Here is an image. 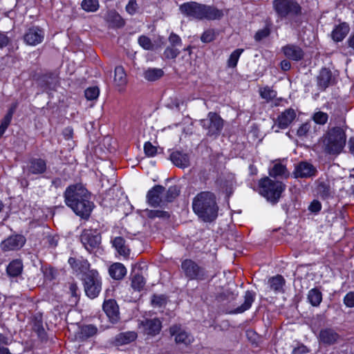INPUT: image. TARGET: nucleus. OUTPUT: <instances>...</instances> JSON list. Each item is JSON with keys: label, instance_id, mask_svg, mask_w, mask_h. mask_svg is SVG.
I'll use <instances>...</instances> for the list:
<instances>
[{"label": "nucleus", "instance_id": "1", "mask_svg": "<svg viewBox=\"0 0 354 354\" xmlns=\"http://www.w3.org/2000/svg\"><path fill=\"white\" fill-rule=\"evenodd\" d=\"M67 206L82 218L87 219L93 208V203L90 201V194L82 184L68 186L64 194Z\"/></svg>", "mask_w": 354, "mask_h": 354}, {"label": "nucleus", "instance_id": "2", "mask_svg": "<svg viewBox=\"0 0 354 354\" xmlns=\"http://www.w3.org/2000/svg\"><path fill=\"white\" fill-rule=\"evenodd\" d=\"M194 212L205 222H211L218 216V207L216 196L210 192H201L193 199Z\"/></svg>", "mask_w": 354, "mask_h": 354}, {"label": "nucleus", "instance_id": "3", "mask_svg": "<svg viewBox=\"0 0 354 354\" xmlns=\"http://www.w3.org/2000/svg\"><path fill=\"white\" fill-rule=\"evenodd\" d=\"M179 10L187 17L198 20H215L219 19L223 16V12L221 10L196 1L186 2L181 4Z\"/></svg>", "mask_w": 354, "mask_h": 354}, {"label": "nucleus", "instance_id": "4", "mask_svg": "<svg viewBox=\"0 0 354 354\" xmlns=\"http://www.w3.org/2000/svg\"><path fill=\"white\" fill-rule=\"evenodd\" d=\"M346 142L345 131L341 127H333L323 136L324 151L329 155H338L344 149Z\"/></svg>", "mask_w": 354, "mask_h": 354}, {"label": "nucleus", "instance_id": "5", "mask_svg": "<svg viewBox=\"0 0 354 354\" xmlns=\"http://www.w3.org/2000/svg\"><path fill=\"white\" fill-rule=\"evenodd\" d=\"M261 195L272 204H276L279 201L281 194L286 189V185L279 180H275L265 177L259 182Z\"/></svg>", "mask_w": 354, "mask_h": 354}, {"label": "nucleus", "instance_id": "6", "mask_svg": "<svg viewBox=\"0 0 354 354\" xmlns=\"http://www.w3.org/2000/svg\"><path fill=\"white\" fill-rule=\"evenodd\" d=\"M272 5L280 19L293 20L302 15V8L296 0H274Z\"/></svg>", "mask_w": 354, "mask_h": 354}, {"label": "nucleus", "instance_id": "7", "mask_svg": "<svg viewBox=\"0 0 354 354\" xmlns=\"http://www.w3.org/2000/svg\"><path fill=\"white\" fill-rule=\"evenodd\" d=\"M200 124L206 131L208 137L217 138L221 133L224 121L221 116L214 112H209L207 118L199 121Z\"/></svg>", "mask_w": 354, "mask_h": 354}, {"label": "nucleus", "instance_id": "8", "mask_svg": "<svg viewBox=\"0 0 354 354\" xmlns=\"http://www.w3.org/2000/svg\"><path fill=\"white\" fill-rule=\"evenodd\" d=\"M181 270L185 277L189 280L204 281L208 277L205 269L189 259L182 261Z\"/></svg>", "mask_w": 354, "mask_h": 354}, {"label": "nucleus", "instance_id": "9", "mask_svg": "<svg viewBox=\"0 0 354 354\" xmlns=\"http://www.w3.org/2000/svg\"><path fill=\"white\" fill-rule=\"evenodd\" d=\"M101 279L96 270H91L84 275V290L88 297L94 299L97 297L101 291Z\"/></svg>", "mask_w": 354, "mask_h": 354}, {"label": "nucleus", "instance_id": "10", "mask_svg": "<svg viewBox=\"0 0 354 354\" xmlns=\"http://www.w3.org/2000/svg\"><path fill=\"white\" fill-rule=\"evenodd\" d=\"M80 240L89 252L99 247L101 243L100 234L96 230H84L80 236Z\"/></svg>", "mask_w": 354, "mask_h": 354}, {"label": "nucleus", "instance_id": "11", "mask_svg": "<svg viewBox=\"0 0 354 354\" xmlns=\"http://www.w3.org/2000/svg\"><path fill=\"white\" fill-rule=\"evenodd\" d=\"M165 188L162 185H155L148 191L147 199L148 203L152 207H158L165 203L164 192Z\"/></svg>", "mask_w": 354, "mask_h": 354}, {"label": "nucleus", "instance_id": "12", "mask_svg": "<svg viewBox=\"0 0 354 354\" xmlns=\"http://www.w3.org/2000/svg\"><path fill=\"white\" fill-rule=\"evenodd\" d=\"M317 170L312 164L307 162H301L295 165L292 173L295 178H308L316 176Z\"/></svg>", "mask_w": 354, "mask_h": 354}, {"label": "nucleus", "instance_id": "13", "mask_svg": "<svg viewBox=\"0 0 354 354\" xmlns=\"http://www.w3.org/2000/svg\"><path fill=\"white\" fill-rule=\"evenodd\" d=\"M26 169L28 175H41L47 170L46 160L41 158H32L29 160Z\"/></svg>", "mask_w": 354, "mask_h": 354}, {"label": "nucleus", "instance_id": "14", "mask_svg": "<svg viewBox=\"0 0 354 354\" xmlns=\"http://www.w3.org/2000/svg\"><path fill=\"white\" fill-rule=\"evenodd\" d=\"M44 38V32L37 26L30 28L24 35V40L30 46L40 44Z\"/></svg>", "mask_w": 354, "mask_h": 354}, {"label": "nucleus", "instance_id": "15", "mask_svg": "<svg viewBox=\"0 0 354 354\" xmlns=\"http://www.w3.org/2000/svg\"><path fill=\"white\" fill-rule=\"evenodd\" d=\"M26 243V239L20 234L12 235L2 241L1 249L3 251L17 250L23 247Z\"/></svg>", "mask_w": 354, "mask_h": 354}, {"label": "nucleus", "instance_id": "16", "mask_svg": "<svg viewBox=\"0 0 354 354\" xmlns=\"http://www.w3.org/2000/svg\"><path fill=\"white\" fill-rule=\"evenodd\" d=\"M295 117L296 113L295 110L292 109H288L278 116L277 122L272 128L274 129L275 127L278 128L275 130L276 132H278L279 129H286L295 120Z\"/></svg>", "mask_w": 354, "mask_h": 354}, {"label": "nucleus", "instance_id": "17", "mask_svg": "<svg viewBox=\"0 0 354 354\" xmlns=\"http://www.w3.org/2000/svg\"><path fill=\"white\" fill-rule=\"evenodd\" d=\"M169 333L171 335L175 336V342L177 344H183L185 346H188L194 342L193 336L182 330L180 327L177 325L171 326Z\"/></svg>", "mask_w": 354, "mask_h": 354}, {"label": "nucleus", "instance_id": "18", "mask_svg": "<svg viewBox=\"0 0 354 354\" xmlns=\"http://www.w3.org/2000/svg\"><path fill=\"white\" fill-rule=\"evenodd\" d=\"M318 338L320 343L328 346L337 343L340 336L334 329L326 328L319 331Z\"/></svg>", "mask_w": 354, "mask_h": 354}, {"label": "nucleus", "instance_id": "19", "mask_svg": "<svg viewBox=\"0 0 354 354\" xmlns=\"http://www.w3.org/2000/svg\"><path fill=\"white\" fill-rule=\"evenodd\" d=\"M103 310L113 324L118 322L120 319L119 308L114 299L105 300L103 304Z\"/></svg>", "mask_w": 354, "mask_h": 354}, {"label": "nucleus", "instance_id": "20", "mask_svg": "<svg viewBox=\"0 0 354 354\" xmlns=\"http://www.w3.org/2000/svg\"><path fill=\"white\" fill-rule=\"evenodd\" d=\"M281 51L284 55L293 61H300L304 57V52L301 47L295 44H287L282 47Z\"/></svg>", "mask_w": 354, "mask_h": 354}, {"label": "nucleus", "instance_id": "21", "mask_svg": "<svg viewBox=\"0 0 354 354\" xmlns=\"http://www.w3.org/2000/svg\"><path fill=\"white\" fill-rule=\"evenodd\" d=\"M39 85L44 90H55L59 84L58 77L55 73H48L38 79Z\"/></svg>", "mask_w": 354, "mask_h": 354}, {"label": "nucleus", "instance_id": "22", "mask_svg": "<svg viewBox=\"0 0 354 354\" xmlns=\"http://www.w3.org/2000/svg\"><path fill=\"white\" fill-rule=\"evenodd\" d=\"M145 333L149 335L154 336L161 330V322L158 319H149L142 322Z\"/></svg>", "mask_w": 354, "mask_h": 354}, {"label": "nucleus", "instance_id": "23", "mask_svg": "<svg viewBox=\"0 0 354 354\" xmlns=\"http://www.w3.org/2000/svg\"><path fill=\"white\" fill-rule=\"evenodd\" d=\"M68 261L72 269L77 273H84L86 274L90 271V264L86 259H77L70 257Z\"/></svg>", "mask_w": 354, "mask_h": 354}, {"label": "nucleus", "instance_id": "24", "mask_svg": "<svg viewBox=\"0 0 354 354\" xmlns=\"http://www.w3.org/2000/svg\"><path fill=\"white\" fill-rule=\"evenodd\" d=\"M170 159L176 166L180 168H185L190 165L189 156L178 151L171 153Z\"/></svg>", "mask_w": 354, "mask_h": 354}, {"label": "nucleus", "instance_id": "25", "mask_svg": "<svg viewBox=\"0 0 354 354\" xmlns=\"http://www.w3.org/2000/svg\"><path fill=\"white\" fill-rule=\"evenodd\" d=\"M317 81L320 89H326L333 82L331 71L326 68H322L317 77Z\"/></svg>", "mask_w": 354, "mask_h": 354}, {"label": "nucleus", "instance_id": "26", "mask_svg": "<svg viewBox=\"0 0 354 354\" xmlns=\"http://www.w3.org/2000/svg\"><path fill=\"white\" fill-rule=\"evenodd\" d=\"M255 297L256 293L254 292L247 290L244 295V302L241 306L233 310L231 313L238 314L248 310L254 302Z\"/></svg>", "mask_w": 354, "mask_h": 354}, {"label": "nucleus", "instance_id": "27", "mask_svg": "<svg viewBox=\"0 0 354 354\" xmlns=\"http://www.w3.org/2000/svg\"><path fill=\"white\" fill-rule=\"evenodd\" d=\"M349 30L350 27L347 23H341L333 30L331 34L332 38L335 41H341L348 35Z\"/></svg>", "mask_w": 354, "mask_h": 354}, {"label": "nucleus", "instance_id": "28", "mask_svg": "<svg viewBox=\"0 0 354 354\" xmlns=\"http://www.w3.org/2000/svg\"><path fill=\"white\" fill-rule=\"evenodd\" d=\"M109 272L113 279L120 280L125 276L127 270L123 264L115 263L109 267Z\"/></svg>", "mask_w": 354, "mask_h": 354}, {"label": "nucleus", "instance_id": "29", "mask_svg": "<svg viewBox=\"0 0 354 354\" xmlns=\"http://www.w3.org/2000/svg\"><path fill=\"white\" fill-rule=\"evenodd\" d=\"M317 193L322 199H328L333 197V192L328 182L320 181L317 187Z\"/></svg>", "mask_w": 354, "mask_h": 354}, {"label": "nucleus", "instance_id": "30", "mask_svg": "<svg viewBox=\"0 0 354 354\" xmlns=\"http://www.w3.org/2000/svg\"><path fill=\"white\" fill-rule=\"evenodd\" d=\"M269 175L272 178L281 177L287 178L289 177L290 173L285 165L278 162L274 164L272 168L269 170Z\"/></svg>", "mask_w": 354, "mask_h": 354}, {"label": "nucleus", "instance_id": "31", "mask_svg": "<svg viewBox=\"0 0 354 354\" xmlns=\"http://www.w3.org/2000/svg\"><path fill=\"white\" fill-rule=\"evenodd\" d=\"M23 270V263L21 260L12 261L6 268V272L10 277H15L21 274Z\"/></svg>", "mask_w": 354, "mask_h": 354}, {"label": "nucleus", "instance_id": "32", "mask_svg": "<svg viewBox=\"0 0 354 354\" xmlns=\"http://www.w3.org/2000/svg\"><path fill=\"white\" fill-rule=\"evenodd\" d=\"M113 246L120 255L127 257L129 254V249L125 244V240L121 236H117L111 241Z\"/></svg>", "mask_w": 354, "mask_h": 354}, {"label": "nucleus", "instance_id": "33", "mask_svg": "<svg viewBox=\"0 0 354 354\" xmlns=\"http://www.w3.org/2000/svg\"><path fill=\"white\" fill-rule=\"evenodd\" d=\"M114 83L118 87L122 88L126 85L127 75L122 66H118L115 68Z\"/></svg>", "mask_w": 354, "mask_h": 354}, {"label": "nucleus", "instance_id": "34", "mask_svg": "<svg viewBox=\"0 0 354 354\" xmlns=\"http://www.w3.org/2000/svg\"><path fill=\"white\" fill-rule=\"evenodd\" d=\"M136 337V333L133 331L121 333L115 336V342L117 345H123L133 341Z\"/></svg>", "mask_w": 354, "mask_h": 354}, {"label": "nucleus", "instance_id": "35", "mask_svg": "<svg viewBox=\"0 0 354 354\" xmlns=\"http://www.w3.org/2000/svg\"><path fill=\"white\" fill-rule=\"evenodd\" d=\"M270 288L275 292H283V287L285 284V279L281 275H277L270 278L268 281Z\"/></svg>", "mask_w": 354, "mask_h": 354}, {"label": "nucleus", "instance_id": "36", "mask_svg": "<svg viewBox=\"0 0 354 354\" xmlns=\"http://www.w3.org/2000/svg\"><path fill=\"white\" fill-rule=\"evenodd\" d=\"M32 328L41 340L46 339V334L43 326L41 315H35L34 317Z\"/></svg>", "mask_w": 354, "mask_h": 354}, {"label": "nucleus", "instance_id": "37", "mask_svg": "<svg viewBox=\"0 0 354 354\" xmlns=\"http://www.w3.org/2000/svg\"><path fill=\"white\" fill-rule=\"evenodd\" d=\"M97 332V328L92 325H86L81 328L79 337L82 340H86L90 337H93L95 335H96Z\"/></svg>", "mask_w": 354, "mask_h": 354}, {"label": "nucleus", "instance_id": "38", "mask_svg": "<svg viewBox=\"0 0 354 354\" xmlns=\"http://www.w3.org/2000/svg\"><path fill=\"white\" fill-rule=\"evenodd\" d=\"M164 72L160 68H149L144 73V77L148 81H156L162 77Z\"/></svg>", "mask_w": 354, "mask_h": 354}, {"label": "nucleus", "instance_id": "39", "mask_svg": "<svg viewBox=\"0 0 354 354\" xmlns=\"http://www.w3.org/2000/svg\"><path fill=\"white\" fill-rule=\"evenodd\" d=\"M308 300L313 306H318L322 300V294L317 288H313L308 293Z\"/></svg>", "mask_w": 354, "mask_h": 354}, {"label": "nucleus", "instance_id": "40", "mask_svg": "<svg viewBox=\"0 0 354 354\" xmlns=\"http://www.w3.org/2000/svg\"><path fill=\"white\" fill-rule=\"evenodd\" d=\"M180 194V189L177 186H171L164 192L165 203L173 201Z\"/></svg>", "mask_w": 354, "mask_h": 354}, {"label": "nucleus", "instance_id": "41", "mask_svg": "<svg viewBox=\"0 0 354 354\" xmlns=\"http://www.w3.org/2000/svg\"><path fill=\"white\" fill-rule=\"evenodd\" d=\"M81 6L86 12H95L99 8L98 0H83Z\"/></svg>", "mask_w": 354, "mask_h": 354}, {"label": "nucleus", "instance_id": "42", "mask_svg": "<svg viewBox=\"0 0 354 354\" xmlns=\"http://www.w3.org/2000/svg\"><path fill=\"white\" fill-rule=\"evenodd\" d=\"M145 285L144 277L138 274H135L131 279V287L135 290L140 291Z\"/></svg>", "mask_w": 354, "mask_h": 354}, {"label": "nucleus", "instance_id": "43", "mask_svg": "<svg viewBox=\"0 0 354 354\" xmlns=\"http://www.w3.org/2000/svg\"><path fill=\"white\" fill-rule=\"evenodd\" d=\"M147 216L149 218H160L163 219H167L169 218L170 214L168 212L162 211V210H149L146 211Z\"/></svg>", "mask_w": 354, "mask_h": 354}, {"label": "nucleus", "instance_id": "44", "mask_svg": "<svg viewBox=\"0 0 354 354\" xmlns=\"http://www.w3.org/2000/svg\"><path fill=\"white\" fill-rule=\"evenodd\" d=\"M243 49L238 48L231 53V55L227 60L228 67L234 68L236 66L237 62L239 59V57L241 55V53H243Z\"/></svg>", "mask_w": 354, "mask_h": 354}, {"label": "nucleus", "instance_id": "45", "mask_svg": "<svg viewBox=\"0 0 354 354\" xmlns=\"http://www.w3.org/2000/svg\"><path fill=\"white\" fill-rule=\"evenodd\" d=\"M12 118V112H8L6 115L3 117L1 122L0 124V138L3 136L6 130L10 124L11 120Z\"/></svg>", "mask_w": 354, "mask_h": 354}, {"label": "nucleus", "instance_id": "46", "mask_svg": "<svg viewBox=\"0 0 354 354\" xmlns=\"http://www.w3.org/2000/svg\"><path fill=\"white\" fill-rule=\"evenodd\" d=\"M260 95L263 99L270 101L276 97L277 93L270 87L266 86L260 90Z\"/></svg>", "mask_w": 354, "mask_h": 354}, {"label": "nucleus", "instance_id": "47", "mask_svg": "<svg viewBox=\"0 0 354 354\" xmlns=\"http://www.w3.org/2000/svg\"><path fill=\"white\" fill-rule=\"evenodd\" d=\"M313 119L315 123L323 125L327 122L328 115L326 113L322 111H317L314 113Z\"/></svg>", "mask_w": 354, "mask_h": 354}, {"label": "nucleus", "instance_id": "48", "mask_svg": "<svg viewBox=\"0 0 354 354\" xmlns=\"http://www.w3.org/2000/svg\"><path fill=\"white\" fill-rule=\"evenodd\" d=\"M100 91L97 87H89L84 91V95L88 100H93L98 97Z\"/></svg>", "mask_w": 354, "mask_h": 354}, {"label": "nucleus", "instance_id": "49", "mask_svg": "<svg viewBox=\"0 0 354 354\" xmlns=\"http://www.w3.org/2000/svg\"><path fill=\"white\" fill-rule=\"evenodd\" d=\"M138 44L145 50H152L153 48V44H152L151 39L145 35H142L138 38Z\"/></svg>", "mask_w": 354, "mask_h": 354}, {"label": "nucleus", "instance_id": "50", "mask_svg": "<svg viewBox=\"0 0 354 354\" xmlns=\"http://www.w3.org/2000/svg\"><path fill=\"white\" fill-rule=\"evenodd\" d=\"M270 34V29L268 26L265 27L263 29L259 30L254 35V39L257 41H260L264 38L268 37Z\"/></svg>", "mask_w": 354, "mask_h": 354}, {"label": "nucleus", "instance_id": "51", "mask_svg": "<svg viewBox=\"0 0 354 354\" xmlns=\"http://www.w3.org/2000/svg\"><path fill=\"white\" fill-rule=\"evenodd\" d=\"M180 53V50L174 47L168 46L164 51V56L167 59H174Z\"/></svg>", "mask_w": 354, "mask_h": 354}, {"label": "nucleus", "instance_id": "52", "mask_svg": "<svg viewBox=\"0 0 354 354\" xmlns=\"http://www.w3.org/2000/svg\"><path fill=\"white\" fill-rule=\"evenodd\" d=\"M144 151L147 156H153L157 153V149L150 142H147L144 145Z\"/></svg>", "mask_w": 354, "mask_h": 354}, {"label": "nucleus", "instance_id": "53", "mask_svg": "<svg viewBox=\"0 0 354 354\" xmlns=\"http://www.w3.org/2000/svg\"><path fill=\"white\" fill-rule=\"evenodd\" d=\"M344 304L348 308L354 307V292H348L344 298Z\"/></svg>", "mask_w": 354, "mask_h": 354}, {"label": "nucleus", "instance_id": "54", "mask_svg": "<svg viewBox=\"0 0 354 354\" xmlns=\"http://www.w3.org/2000/svg\"><path fill=\"white\" fill-rule=\"evenodd\" d=\"M214 38V32L211 30L205 31L201 37V39L204 43H209Z\"/></svg>", "mask_w": 354, "mask_h": 354}, {"label": "nucleus", "instance_id": "55", "mask_svg": "<svg viewBox=\"0 0 354 354\" xmlns=\"http://www.w3.org/2000/svg\"><path fill=\"white\" fill-rule=\"evenodd\" d=\"M151 304L154 306L160 307L165 304V297L163 295H153L151 299Z\"/></svg>", "mask_w": 354, "mask_h": 354}, {"label": "nucleus", "instance_id": "56", "mask_svg": "<svg viewBox=\"0 0 354 354\" xmlns=\"http://www.w3.org/2000/svg\"><path fill=\"white\" fill-rule=\"evenodd\" d=\"M322 209V204L317 200H313L308 207L309 211L313 213H318Z\"/></svg>", "mask_w": 354, "mask_h": 354}, {"label": "nucleus", "instance_id": "57", "mask_svg": "<svg viewBox=\"0 0 354 354\" xmlns=\"http://www.w3.org/2000/svg\"><path fill=\"white\" fill-rule=\"evenodd\" d=\"M310 128V124L309 123L303 124L297 130V136L299 137L306 136Z\"/></svg>", "mask_w": 354, "mask_h": 354}, {"label": "nucleus", "instance_id": "58", "mask_svg": "<svg viewBox=\"0 0 354 354\" xmlns=\"http://www.w3.org/2000/svg\"><path fill=\"white\" fill-rule=\"evenodd\" d=\"M169 41L173 47L180 46L181 44V39L178 35L171 33L169 35Z\"/></svg>", "mask_w": 354, "mask_h": 354}, {"label": "nucleus", "instance_id": "59", "mask_svg": "<svg viewBox=\"0 0 354 354\" xmlns=\"http://www.w3.org/2000/svg\"><path fill=\"white\" fill-rule=\"evenodd\" d=\"M137 8V3L135 0H130L127 6H126L127 11L132 15L135 13Z\"/></svg>", "mask_w": 354, "mask_h": 354}, {"label": "nucleus", "instance_id": "60", "mask_svg": "<svg viewBox=\"0 0 354 354\" xmlns=\"http://www.w3.org/2000/svg\"><path fill=\"white\" fill-rule=\"evenodd\" d=\"M308 348L306 346L301 345L293 349V354H306L308 353Z\"/></svg>", "mask_w": 354, "mask_h": 354}, {"label": "nucleus", "instance_id": "61", "mask_svg": "<svg viewBox=\"0 0 354 354\" xmlns=\"http://www.w3.org/2000/svg\"><path fill=\"white\" fill-rule=\"evenodd\" d=\"M8 42V37L6 35L0 32V48L7 46Z\"/></svg>", "mask_w": 354, "mask_h": 354}, {"label": "nucleus", "instance_id": "62", "mask_svg": "<svg viewBox=\"0 0 354 354\" xmlns=\"http://www.w3.org/2000/svg\"><path fill=\"white\" fill-rule=\"evenodd\" d=\"M280 65L281 69L284 71H288L291 67L290 62L286 59L281 61Z\"/></svg>", "mask_w": 354, "mask_h": 354}, {"label": "nucleus", "instance_id": "63", "mask_svg": "<svg viewBox=\"0 0 354 354\" xmlns=\"http://www.w3.org/2000/svg\"><path fill=\"white\" fill-rule=\"evenodd\" d=\"M64 135L66 139H70L73 136V129L68 127L64 130Z\"/></svg>", "mask_w": 354, "mask_h": 354}, {"label": "nucleus", "instance_id": "64", "mask_svg": "<svg viewBox=\"0 0 354 354\" xmlns=\"http://www.w3.org/2000/svg\"><path fill=\"white\" fill-rule=\"evenodd\" d=\"M349 151L354 154V138H351L348 140Z\"/></svg>", "mask_w": 354, "mask_h": 354}]
</instances>
